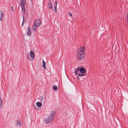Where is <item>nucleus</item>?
I'll list each match as a JSON object with an SVG mask.
<instances>
[{
	"label": "nucleus",
	"instance_id": "1",
	"mask_svg": "<svg viewBox=\"0 0 128 128\" xmlns=\"http://www.w3.org/2000/svg\"><path fill=\"white\" fill-rule=\"evenodd\" d=\"M55 116V112L53 111H52L50 116H48V118L44 120L45 123L46 124H48L51 122L54 119Z\"/></svg>",
	"mask_w": 128,
	"mask_h": 128
},
{
	"label": "nucleus",
	"instance_id": "2",
	"mask_svg": "<svg viewBox=\"0 0 128 128\" xmlns=\"http://www.w3.org/2000/svg\"><path fill=\"white\" fill-rule=\"evenodd\" d=\"M86 72L85 69L83 67H82L80 69L79 68H78L75 70V74L79 76H85L84 73Z\"/></svg>",
	"mask_w": 128,
	"mask_h": 128
},
{
	"label": "nucleus",
	"instance_id": "3",
	"mask_svg": "<svg viewBox=\"0 0 128 128\" xmlns=\"http://www.w3.org/2000/svg\"><path fill=\"white\" fill-rule=\"evenodd\" d=\"M41 24V21L39 19L36 20L33 25L32 28L34 32H36V28L39 27Z\"/></svg>",
	"mask_w": 128,
	"mask_h": 128
},
{
	"label": "nucleus",
	"instance_id": "4",
	"mask_svg": "<svg viewBox=\"0 0 128 128\" xmlns=\"http://www.w3.org/2000/svg\"><path fill=\"white\" fill-rule=\"evenodd\" d=\"M26 0H21L20 2V4L21 6L22 10L24 13L25 12V8L24 6L26 4Z\"/></svg>",
	"mask_w": 128,
	"mask_h": 128
},
{
	"label": "nucleus",
	"instance_id": "5",
	"mask_svg": "<svg viewBox=\"0 0 128 128\" xmlns=\"http://www.w3.org/2000/svg\"><path fill=\"white\" fill-rule=\"evenodd\" d=\"M84 54L83 53H77L76 58L79 60H82L84 58Z\"/></svg>",
	"mask_w": 128,
	"mask_h": 128
},
{
	"label": "nucleus",
	"instance_id": "6",
	"mask_svg": "<svg viewBox=\"0 0 128 128\" xmlns=\"http://www.w3.org/2000/svg\"><path fill=\"white\" fill-rule=\"evenodd\" d=\"M85 48L84 46H81L78 49L77 53H82L84 54H85Z\"/></svg>",
	"mask_w": 128,
	"mask_h": 128
},
{
	"label": "nucleus",
	"instance_id": "7",
	"mask_svg": "<svg viewBox=\"0 0 128 128\" xmlns=\"http://www.w3.org/2000/svg\"><path fill=\"white\" fill-rule=\"evenodd\" d=\"M28 55H30V60L31 61L33 60L35 56V55L34 53V51L31 50L30 53L28 54Z\"/></svg>",
	"mask_w": 128,
	"mask_h": 128
},
{
	"label": "nucleus",
	"instance_id": "8",
	"mask_svg": "<svg viewBox=\"0 0 128 128\" xmlns=\"http://www.w3.org/2000/svg\"><path fill=\"white\" fill-rule=\"evenodd\" d=\"M31 34V29L30 27L29 26L28 27V32H27V34L28 36H30Z\"/></svg>",
	"mask_w": 128,
	"mask_h": 128
},
{
	"label": "nucleus",
	"instance_id": "9",
	"mask_svg": "<svg viewBox=\"0 0 128 128\" xmlns=\"http://www.w3.org/2000/svg\"><path fill=\"white\" fill-rule=\"evenodd\" d=\"M48 6L49 8H52V4H51V1L50 0H49V2L48 3Z\"/></svg>",
	"mask_w": 128,
	"mask_h": 128
},
{
	"label": "nucleus",
	"instance_id": "10",
	"mask_svg": "<svg viewBox=\"0 0 128 128\" xmlns=\"http://www.w3.org/2000/svg\"><path fill=\"white\" fill-rule=\"evenodd\" d=\"M40 102H43V103H44L45 102V98H40Z\"/></svg>",
	"mask_w": 128,
	"mask_h": 128
},
{
	"label": "nucleus",
	"instance_id": "11",
	"mask_svg": "<svg viewBox=\"0 0 128 128\" xmlns=\"http://www.w3.org/2000/svg\"><path fill=\"white\" fill-rule=\"evenodd\" d=\"M1 14L0 16V20L1 21H3V17L4 15V14L2 12V11H1Z\"/></svg>",
	"mask_w": 128,
	"mask_h": 128
},
{
	"label": "nucleus",
	"instance_id": "12",
	"mask_svg": "<svg viewBox=\"0 0 128 128\" xmlns=\"http://www.w3.org/2000/svg\"><path fill=\"white\" fill-rule=\"evenodd\" d=\"M43 61V65L42 67L44 68V69L46 70V63L44 62V60H42Z\"/></svg>",
	"mask_w": 128,
	"mask_h": 128
},
{
	"label": "nucleus",
	"instance_id": "13",
	"mask_svg": "<svg viewBox=\"0 0 128 128\" xmlns=\"http://www.w3.org/2000/svg\"><path fill=\"white\" fill-rule=\"evenodd\" d=\"M36 105L38 107H40L42 106V104L41 102H37L36 103Z\"/></svg>",
	"mask_w": 128,
	"mask_h": 128
},
{
	"label": "nucleus",
	"instance_id": "14",
	"mask_svg": "<svg viewBox=\"0 0 128 128\" xmlns=\"http://www.w3.org/2000/svg\"><path fill=\"white\" fill-rule=\"evenodd\" d=\"M16 123L17 125H20V126H21L22 123L21 121H18V120H16Z\"/></svg>",
	"mask_w": 128,
	"mask_h": 128
},
{
	"label": "nucleus",
	"instance_id": "15",
	"mask_svg": "<svg viewBox=\"0 0 128 128\" xmlns=\"http://www.w3.org/2000/svg\"><path fill=\"white\" fill-rule=\"evenodd\" d=\"M53 89L54 90H56L58 89V88L56 86L54 85L53 87Z\"/></svg>",
	"mask_w": 128,
	"mask_h": 128
},
{
	"label": "nucleus",
	"instance_id": "16",
	"mask_svg": "<svg viewBox=\"0 0 128 128\" xmlns=\"http://www.w3.org/2000/svg\"><path fill=\"white\" fill-rule=\"evenodd\" d=\"M0 100L1 102V104H0V108H2V100L1 99V98H0Z\"/></svg>",
	"mask_w": 128,
	"mask_h": 128
},
{
	"label": "nucleus",
	"instance_id": "17",
	"mask_svg": "<svg viewBox=\"0 0 128 128\" xmlns=\"http://www.w3.org/2000/svg\"><path fill=\"white\" fill-rule=\"evenodd\" d=\"M24 19H23V22H22V26L24 24Z\"/></svg>",
	"mask_w": 128,
	"mask_h": 128
},
{
	"label": "nucleus",
	"instance_id": "18",
	"mask_svg": "<svg viewBox=\"0 0 128 128\" xmlns=\"http://www.w3.org/2000/svg\"><path fill=\"white\" fill-rule=\"evenodd\" d=\"M68 14L70 16H72V14L70 12H69L68 13Z\"/></svg>",
	"mask_w": 128,
	"mask_h": 128
},
{
	"label": "nucleus",
	"instance_id": "19",
	"mask_svg": "<svg viewBox=\"0 0 128 128\" xmlns=\"http://www.w3.org/2000/svg\"><path fill=\"white\" fill-rule=\"evenodd\" d=\"M54 10L55 12H56V11H57V8H56V7H54Z\"/></svg>",
	"mask_w": 128,
	"mask_h": 128
},
{
	"label": "nucleus",
	"instance_id": "20",
	"mask_svg": "<svg viewBox=\"0 0 128 128\" xmlns=\"http://www.w3.org/2000/svg\"><path fill=\"white\" fill-rule=\"evenodd\" d=\"M54 7H56L57 6V4H54Z\"/></svg>",
	"mask_w": 128,
	"mask_h": 128
},
{
	"label": "nucleus",
	"instance_id": "21",
	"mask_svg": "<svg viewBox=\"0 0 128 128\" xmlns=\"http://www.w3.org/2000/svg\"><path fill=\"white\" fill-rule=\"evenodd\" d=\"M54 4H57V2H56V1H55V2H54Z\"/></svg>",
	"mask_w": 128,
	"mask_h": 128
},
{
	"label": "nucleus",
	"instance_id": "22",
	"mask_svg": "<svg viewBox=\"0 0 128 128\" xmlns=\"http://www.w3.org/2000/svg\"><path fill=\"white\" fill-rule=\"evenodd\" d=\"M77 78L78 79H79L78 77H77Z\"/></svg>",
	"mask_w": 128,
	"mask_h": 128
},
{
	"label": "nucleus",
	"instance_id": "23",
	"mask_svg": "<svg viewBox=\"0 0 128 128\" xmlns=\"http://www.w3.org/2000/svg\"><path fill=\"white\" fill-rule=\"evenodd\" d=\"M12 7V9H13V7Z\"/></svg>",
	"mask_w": 128,
	"mask_h": 128
},
{
	"label": "nucleus",
	"instance_id": "24",
	"mask_svg": "<svg viewBox=\"0 0 128 128\" xmlns=\"http://www.w3.org/2000/svg\"><path fill=\"white\" fill-rule=\"evenodd\" d=\"M12 7V9H13V7Z\"/></svg>",
	"mask_w": 128,
	"mask_h": 128
},
{
	"label": "nucleus",
	"instance_id": "25",
	"mask_svg": "<svg viewBox=\"0 0 128 128\" xmlns=\"http://www.w3.org/2000/svg\"><path fill=\"white\" fill-rule=\"evenodd\" d=\"M31 0V1H32V0Z\"/></svg>",
	"mask_w": 128,
	"mask_h": 128
}]
</instances>
